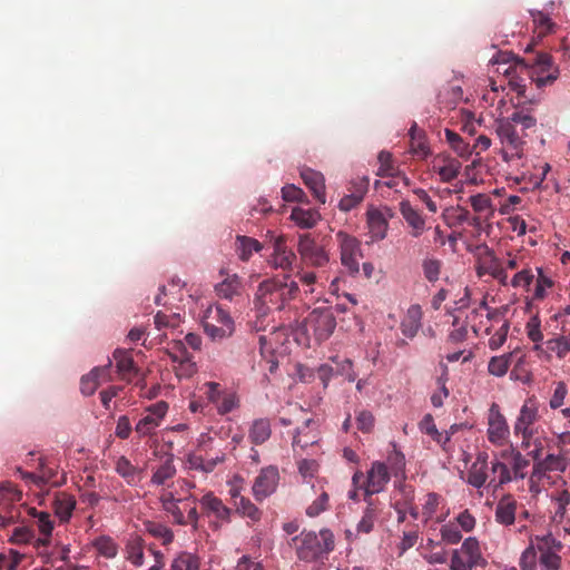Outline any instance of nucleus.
<instances>
[{
    "label": "nucleus",
    "instance_id": "60",
    "mask_svg": "<svg viewBox=\"0 0 570 570\" xmlns=\"http://www.w3.org/2000/svg\"><path fill=\"white\" fill-rule=\"evenodd\" d=\"M23 554L16 550H10L6 553H0V570H17L21 562Z\"/></svg>",
    "mask_w": 570,
    "mask_h": 570
},
{
    "label": "nucleus",
    "instance_id": "28",
    "mask_svg": "<svg viewBox=\"0 0 570 570\" xmlns=\"http://www.w3.org/2000/svg\"><path fill=\"white\" fill-rule=\"evenodd\" d=\"M301 177L305 185L313 193L314 197L321 203H326V193H325V179L322 173L316 171L311 168H302Z\"/></svg>",
    "mask_w": 570,
    "mask_h": 570
},
{
    "label": "nucleus",
    "instance_id": "43",
    "mask_svg": "<svg viewBox=\"0 0 570 570\" xmlns=\"http://www.w3.org/2000/svg\"><path fill=\"white\" fill-rule=\"evenodd\" d=\"M176 474V466L173 458H168L153 473L150 483L153 485H166L167 481Z\"/></svg>",
    "mask_w": 570,
    "mask_h": 570
},
{
    "label": "nucleus",
    "instance_id": "44",
    "mask_svg": "<svg viewBox=\"0 0 570 570\" xmlns=\"http://www.w3.org/2000/svg\"><path fill=\"white\" fill-rule=\"evenodd\" d=\"M199 558L190 552H180L170 564V570H199Z\"/></svg>",
    "mask_w": 570,
    "mask_h": 570
},
{
    "label": "nucleus",
    "instance_id": "13",
    "mask_svg": "<svg viewBox=\"0 0 570 570\" xmlns=\"http://www.w3.org/2000/svg\"><path fill=\"white\" fill-rule=\"evenodd\" d=\"M22 498V493L12 483H0V525L6 527L18 518L16 503Z\"/></svg>",
    "mask_w": 570,
    "mask_h": 570
},
{
    "label": "nucleus",
    "instance_id": "55",
    "mask_svg": "<svg viewBox=\"0 0 570 570\" xmlns=\"http://www.w3.org/2000/svg\"><path fill=\"white\" fill-rule=\"evenodd\" d=\"M441 540L446 544H456L462 539V533L456 523L450 521L440 528Z\"/></svg>",
    "mask_w": 570,
    "mask_h": 570
},
{
    "label": "nucleus",
    "instance_id": "52",
    "mask_svg": "<svg viewBox=\"0 0 570 570\" xmlns=\"http://www.w3.org/2000/svg\"><path fill=\"white\" fill-rule=\"evenodd\" d=\"M421 515L425 522L432 520L436 513L441 498L436 493H428L422 499Z\"/></svg>",
    "mask_w": 570,
    "mask_h": 570
},
{
    "label": "nucleus",
    "instance_id": "23",
    "mask_svg": "<svg viewBox=\"0 0 570 570\" xmlns=\"http://www.w3.org/2000/svg\"><path fill=\"white\" fill-rule=\"evenodd\" d=\"M400 213L410 228V235L417 238L426 230V220L409 200L400 203Z\"/></svg>",
    "mask_w": 570,
    "mask_h": 570
},
{
    "label": "nucleus",
    "instance_id": "35",
    "mask_svg": "<svg viewBox=\"0 0 570 570\" xmlns=\"http://www.w3.org/2000/svg\"><path fill=\"white\" fill-rule=\"evenodd\" d=\"M320 219V213L311 208L294 207L291 213V220L299 228H313Z\"/></svg>",
    "mask_w": 570,
    "mask_h": 570
},
{
    "label": "nucleus",
    "instance_id": "25",
    "mask_svg": "<svg viewBox=\"0 0 570 570\" xmlns=\"http://www.w3.org/2000/svg\"><path fill=\"white\" fill-rule=\"evenodd\" d=\"M111 362L104 366H97L87 375L81 379L80 389L83 395H91L96 392L98 386L110 380Z\"/></svg>",
    "mask_w": 570,
    "mask_h": 570
},
{
    "label": "nucleus",
    "instance_id": "15",
    "mask_svg": "<svg viewBox=\"0 0 570 570\" xmlns=\"http://www.w3.org/2000/svg\"><path fill=\"white\" fill-rule=\"evenodd\" d=\"M539 404L534 399H528L522 404L513 424L514 435L538 433L535 424L539 421Z\"/></svg>",
    "mask_w": 570,
    "mask_h": 570
},
{
    "label": "nucleus",
    "instance_id": "36",
    "mask_svg": "<svg viewBox=\"0 0 570 570\" xmlns=\"http://www.w3.org/2000/svg\"><path fill=\"white\" fill-rule=\"evenodd\" d=\"M116 472L124 478L129 485L138 484L142 474V470L134 465L126 456H120L117 460Z\"/></svg>",
    "mask_w": 570,
    "mask_h": 570
},
{
    "label": "nucleus",
    "instance_id": "10",
    "mask_svg": "<svg viewBox=\"0 0 570 570\" xmlns=\"http://www.w3.org/2000/svg\"><path fill=\"white\" fill-rule=\"evenodd\" d=\"M487 438L494 446H504L510 440V428L497 403H492L487 416Z\"/></svg>",
    "mask_w": 570,
    "mask_h": 570
},
{
    "label": "nucleus",
    "instance_id": "42",
    "mask_svg": "<svg viewBox=\"0 0 570 570\" xmlns=\"http://www.w3.org/2000/svg\"><path fill=\"white\" fill-rule=\"evenodd\" d=\"M470 331V326L464 322L463 312L460 311L453 316L452 330L449 333V338L453 343H461L469 338Z\"/></svg>",
    "mask_w": 570,
    "mask_h": 570
},
{
    "label": "nucleus",
    "instance_id": "1",
    "mask_svg": "<svg viewBox=\"0 0 570 570\" xmlns=\"http://www.w3.org/2000/svg\"><path fill=\"white\" fill-rule=\"evenodd\" d=\"M563 546L552 533L532 535L529 546L520 557L521 570H559L561 566L560 552Z\"/></svg>",
    "mask_w": 570,
    "mask_h": 570
},
{
    "label": "nucleus",
    "instance_id": "51",
    "mask_svg": "<svg viewBox=\"0 0 570 570\" xmlns=\"http://www.w3.org/2000/svg\"><path fill=\"white\" fill-rule=\"evenodd\" d=\"M146 531L155 538L163 540L164 544H168L174 539L173 531L165 524L148 521L145 523Z\"/></svg>",
    "mask_w": 570,
    "mask_h": 570
},
{
    "label": "nucleus",
    "instance_id": "54",
    "mask_svg": "<svg viewBox=\"0 0 570 570\" xmlns=\"http://www.w3.org/2000/svg\"><path fill=\"white\" fill-rule=\"evenodd\" d=\"M446 141L452 149L462 158H468L471 155L469 144H466L456 132L449 129L445 130Z\"/></svg>",
    "mask_w": 570,
    "mask_h": 570
},
{
    "label": "nucleus",
    "instance_id": "61",
    "mask_svg": "<svg viewBox=\"0 0 570 570\" xmlns=\"http://www.w3.org/2000/svg\"><path fill=\"white\" fill-rule=\"evenodd\" d=\"M332 361L336 364V374L343 375L348 382H354L357 377L353 370V363L350 358L340 360L338 357H332Z\"/></svg>",
    "mask_w": 570,
    "mask_h": 570
},
{
    "label": "nucleus",
    "instance_id": "64",
    "mask_svg": "<svg viewBox=\"0 0 570 570\" xmlns=\"http://www.w3.org/2000/svg\"><path fill=\"white\" fill-rule=\"evenodd\" d=\"M237 511L242 515L249 518L252 521H258L261 519V511L248 499L240 498Z\"/></svg>",
    "mask_w": 570,
    "mask_h": 570
},
{
    "label": "nucleus",
    "instance_id": "5",
    "mask_svg": "<svg viewBox=\"0 0 570 570\" xmlns=\"http://www.w3.org/2000/svg\"><path fill=\"white\" fill-rule=\"evenodd\" d=\"M514 62L515 66L531 67L530 77L538 88L553 83L559 75L557 68H551V59L546 53H539L533 61H524L511 51H499L491 59L492 65H508Z\"/></svg>",
    "mask_w": 570,
    "mask_h": 570
},
{
    "label": "nucleus",
    "instance_id": "38",
    "mask_svg": "<svg viewBox=\"0 0 570 570\" xmlns=\"http://www.w3.org/2000/svg\"><path fill=\"white\" fill-rule=\"evenodd\" d=\"M76 508V500L67 493H59L53 501V510L61 522H67Z\"/></svg>",
    "mask_w": 570,
    "mask_h": 570
},
{
    "label": "nucleus",
    "instance_id": "12",
    "mask_svg": "<svg viewBox=\"0 0 570 570\" xmlns=\"http://www.w3.org/2000/svg\"><path fill=\"white\" fill-rule=\"evenodd\" d=\"M297 252L303 263L314 267H324L330 262L327 252L309 234L299 235Z\"/></svg>",
    "mask_w": 570,
    "mask_h": 570
},
{
    "label": "nucleus",
    "instance_id": "58",
    "mask_svg": "<svg viewBox=\"0 0 570 570\" xmlns=\"http://www.w3.org/2000/svg\"><path fill=\"white\" fill-rule=\"evenodd\" d=\"M503 118L514 124L515 128L520 126L522 131L534 127L537 124L535 118L524 111H514L511 116Z\"/></svg>",
    "mask_w": 570,
    "mask_h": 570
},
{
    "label": "nucleus",
    "instance_id": "2",
    "mask_svg": "<svg viewBox=\"0 0 570 570\" xmlns=\"http://www.w3.org/2000/svg\"><path fill=\"white\" fill-rule=\"evenodd\" d=\"M529 460L513 444L493 452L491 460L492 478L489 487L499 488L513 480L525 478Z\"/></svg>",
    "mask_w": 570,
    "mask_h": 570
},
{
    "label": "nucleus",
    "instance_id": "26",
    "mask_svg": "<svg viewBox=\"0 0 570 570\" xmlns=\"http://www.w3.org/2000/svg\"><path fill=\"white\" fill-rule=\"evenodd\" d=\"M199 503L208 515H214L222 522H229L230 509L227 508L213 492H206L199 500Z\"/></svg>",
    "mask_w": 570,
    "mask_h": 570
},
{
    "label": "nucleus",
    "instance_id": "6",
    "mask_svg": "<svg viewBox=\"0 0 570 570\" xmlns=\"http://www.w3.org/2000/svg\"><path fill=\"white\" fill-rule=\"evenodd\" d=\"M494 132L500 141V155L507 164L522 160L525 156L527 141L523 135L518 132L510 120L503 117L494 121Z\"/></svg>",
    "mask_w": 570,
    "mask_h": 570
},
{
    "label": "nucleus",
    "instance_id": "4",
    "mask_svg": "<svg viewBox=\"0 0 570 570\" xmlns=\"http://www.w3.org/2000/svg\"><path fill=\"white\" fill-rule=\"evenodd\" d=\"M297 292L298 285L294 281L265 279L258 285L254 295V308L262 316L273 309H282Z\"/></svg>",
    "mask_w": 570,
    "mask_h": 570
},
{
    "label": "nucleus",
    "instance_id": "33",
    "mask_svg": "<svg viewBox=\"0 0 570 570\" xmlns=\"http://www.w3.org/2000/svg\"><path fill=\"white\" fill-rule=\"evenodd\" d=\"M410 137V153L417 158H426L431 154L430 146L424 132L417 128L416 124L412 125Z\"/></svg>",
    "mask_w": 570,
    "mask_h": 570
},
{
    "label": "nucleus",
    "instance_id": "59",
    "mask_svg": "<svg viewBox=\"0 0 570 570\" xmlns=\"http://www.w3.org/2000/svg\"><path fill=\"white\" fill-rule=\"evenodd\" d=\"M538 278L533 293V299H543L547 295V291L552 287L553 282L550 277L543 274L542 268H537Z\"/></svg>",
    "mask_w": 570,
    "mask_h": 570
},
{
    "label": "nucleus",
    "instance_id": "62",
    "mask_svg": "<svg viewBox=\"0 0 570 570\" xmlns=\"http://www.w3.org/2000/svg\"><path fill=\"white\" fill-rule=\"evenodd\" d=\"M534 279V274L530 268H524L520 272H518L512 279L510 281V284L514 288H524L529 289L530 285L532 284Z\"/></svg>",
    "mask_w": 570,
    "mask_h": 570
},
{
    "label": "nucleus",
    "instance_id": "32",
    "mask_svg": "<svg viewBox=\"0 0 570 570\" xmlns=\"http://www.w3.org/2000/svg\"><path fill=\"white\" fill-rule=\"evenodd\" d=\"M422 309L419 305H412L407 308L406 315L401 323L402 334L413 338L422 326Z\"/></svg>",
    "mask_w": 570,
    "mask_h": 570
},
{
    "label": "nucleus",
    "instance_id": "30",
    "mask_svg": "<svg viewBox=\"0 0 570 570\" xmlns=\"http://www.w3.org/2000/svg\"><path fill=\"white\" fill-rule=\"evenodd\" d=\"M242 291L243 283L237 274H226L225 278L215 286L217 296L228 301L239 296Z\"/></svg>",
    "mask_w": 570,
    "mask_h": 570
},
{
    "label": "nucleus",
    "instance_id": "21",
    "mask_svg": "<svg viewBox=\"0 0 570 570\" xmlns=\"http://www.w3.org/2000/svg\"><path fill=\"white\" fill-rule=\"evenodd\" d=\"M568 461L562 454H548L541 461L534 462L533 478H543L551 482V473H561L566 471Z\"/></svg>",
    "mask_w": 570,
    "mask_h": 570
},
{
    "label": "nucleus",
    "instance_id": "20",
    "mask_svg": "<svg viewBox=\"0 0 570 570\" xmlns=\"http://www.w3.org/2000/svg\"><path fill=\"white\" fill-rule=\"evenodd\" d=\"M269 237L273 247V254L271 255L269 264L274 268H291L296 256L294 252L286 247L284 236L269 233Z\"/></svg>",
    "mask_w": 570,
    "mask_h": 570
},
{
    "label": "nucleus",
    "instance_id": "17",
    "mask_svg": "<svg viewBox=\"0 0 570 570\" xmlns=\"http://www.w3.org/2000/svg\"><path fill=\"white\" fill-rule=\"evenodd\" d=\"M279 482V472L277 466L268 465L263 468L256 476L253 484V495L257 501H263L272 495Z\"/></svg>",
    "mask_w": 570,
    "mask_h": 570
},
{
    "label": "nucleus",
    "instance_id": "37",
    "mask_svg": "<svg viewBox=\"0 0 570 570\" xmlns=\"http://www.w3.org/2000/svg\"><path fill=\"white\" fill-rule=\"evenodd\" d=\"M236 253L238 258L247 262L254 253L262 250L263 245L255 238L238 235L235 243Z\"/></svg>",
    "mask_w": 570,
    "mask_h": 570
},
{
    "label": "nucleus",
    "instance_id": "29",
    "mask_svg": "<svg viewBox=\"0 0 570 570\" xmlns=\"http://www.w3.org/2000/svg\"><path fill=\"white\" fill-rule=\"evenodd\" d=\"M225 453L219 452L215 456L205 458L200 454L188 453L186 458V463L188 469L197 470L204 473H209L214 471V469L225 461Z\"/></svg>",
    "mask_w": 570,
    "mask_h": 570
},
{
    "label": "nucleus",
    "instance_id": "14",
    "mask_svg": "<svg viewBox=\"0 0 570 570\" xmlns=\"http://www.w3.org/2000/svg\"><path fill=\"white\" fill-rule=\"evenodd\" d=\"M341 249V262L352 273L356 274L360 269V259L362 252L360 242L344 232L336 234Z\"/></svg>",
    "mask_w": 570,
    "mask_h": 570
},
{
    "label": "nucleus",
    "instance_id": "27",
    "mask_svg": "<svg viewBox=\"0 0 570 570\" xmlns=\"http://www.w3.org/2000/svg\"><path fill=\"white\" fill-rule=\"evenodd\" d=\"M462 164L449 155L438 156L433 166V169L439 174L441 180L444 183L455 179L459 176Z\"/></svg>",
    "mask_w": 570,
    "mask_h": 570
},
{
    "label": "nucleus",
    "instance_id": "48",
    "mask_svg": "<svg viewBox=\"0 0 570 570\" xmlns=\"http://www.w3.org/2000/svg\"><path fill=\"white\" fill-rule=\"evenodd\" d=\"M94 547L100 556L107 559H114L118 553V546L110 537L97 538L94 541Z\"/></svg>",
    "mask_w": 570,
    "mask_h": 570
},
{
    "label": "nucleus",
    "instance_id": "3",
    "mask_svg": "<svg viewBox=\"0 0 570 570\" xmlns=\"http://www.w3.org/2000/svg\"><path fill=\"white\" fill-rule=\"evenodd\" d=\"M336 328V318L331 307H316L304 323L293 331L295 342L303 347L318 345L328 340Z\"/></svg>",
    "mask_w": 570,
    "mask_h": 570
},
{
    "label": "nucleus",
    "instance_id": "40",
    "mask_svg": "<svg viewBox=\"0 0 570 570\" xmlns=\"http://www.w3.org/2000/svg\"><path fill=\"white\" fill-rule=\"evenodd\" d=\"M114 358L116 361L118 373L122 379L130 380L132 375L138 374V370L136 368L134 361L127 351L116 350L114 352Z\"/></svg>",
    "mask_w": 570,
    "mask_h": 570
},
{
    "label": "nucleus",
    "instance_id": "34",
    "mask_svg": "<svg viewBox=\"0 0 570 570\" xmlns=\"http://www.w3.org/2000/svg\"><path fill=\"white\" fill-rule=\"evenodd\" d=\"M517 502L509 495L503 497L495 508V520L500 524L511 525L515 520Z\"/></svg>",
    "mask_w": 570,
    "mask_h": 570
},
{
    "label": "nucleus",
    "instance_id": "18",
    "mask_svg": "<svg viewBox=\"0 0 570 570\" xmlns=\"http://www.w3.org/2000/svg\"><path fill=\"white\" fill-rule=\"evenodd\" d=\"M389 481L390 473L385 463L380 461L373 462L367 471V479L364 485L365 497L370 499L373 494L382 492Z\"/></svg>",
    "mask_w": 570,
    "mask_h": 570
},
{
    "label": "nucleus",
    "instance_id": "8",
    "mask_svg": "<svg viewBox=\"0 0 570 570\" xmlns=\"http://www.w3.org/2000/svg\"><path fill=\"white\" fill-rule=\"evenodd\" d=\"M334 549V535L328 529H323L318 533L304 532L301 534V544L297 548V556L306 562H314Z\"/></svg>",
    "mask_w": 570,
    "mask_h": 570
},
{
    "label": "nucleus",
    "instance_id": "46",
    "mask_svg": "<svg viewBox=\"0 0 570 570\" xmlns=\"http://www.w3.org/2000/svg\"><path fill=\"white\" fill-rule=\"evenodd\" d=\"M463 318H464V322H466V324L470 326L471 328V332L475 335V336H479L480 333L484 330V332H489V328L485 327V323H484V314L482 313V311L480 309H471L470 312L468 313H464L463 312Z\"/></svg>",
    "mask_w": 570,
    "mask_h": 570
},
{
    "label": "nucleus",
    "instance_id": "24",
    "mask_svg": "<svg viewBox=\"0 0 570 570\" xmlns=\"http://www.w3.org/2000/svg\"><path fill=\"white\" fill-rule=\"evenodd\" d=\"M287 330L286 328H277L268 335L259 336V344L262 348V353H272V354H286L288 352L287 347Z\"/></svg>",
    "mask_w": 570,
    "mask_h": 570
},
{
    "label": "nucleus",
    "instance_id": "50",
    "mask_svg": "<svg viewBox=\"0 0 570 570\" xmlns=\"http://www.w3.org/2000/svg\"><path fill=\"white\" fill-rule=\"evenodd\" d=\"M511 357L512 353L493 356L488 364L489 373L498 377L505 375L510 366Z\"/></svg>",
    "mask_w": 570,
    "mask_h": 570
},
{
    "label": "nucleus",
    "instance_id": "53",
    "mask_svg": "<svg viewBox=\"0 0 570 570\" xmlns=\"http://www.w3.org/2000/svg\"><path fill=\"white\" fill-rule=\"evenodd\" d=\"M215 406L218 414L225 415L239 407V397L235 392L226 391Z\"/></svg>",
    "mask_w": 570,
    "mask_h": 570
},
{
    "label": "nucleus",
    "instance_id": "41",
    "mask_svg": "<svg viewBox=\"0 0 570 570\" xmlns=\"http://www.w3.org/2000/svg\"><path fill=\"white\" fill-rule=\"evenodd\" d=\"M173 362L177 363L175 366L176 375L179 379H188L196 372V364L183 351L179 354H170Z\"/></svg>",
    "mask_w": 570,
    "mask_h": 570
},
{
    "label": "nucleus",
    "instance_id": "16",
    "mask_svg": "<svg viewBox=\"0 0 570 570\" xmlns=\"http://www.w3.org/2000/svg\"><path fill=\"white\" fill-rule=\"evenodd\" d=\"M368 234L372 242L382 240L387 235L389 220L393 217V212L384 207H370L366 213Z\"/></svg>",
    "mask_w": 570,
    "mask_h": 570
},
{
    "label": "nucleus",
    "instance_id": "63",
    "mask_svg": "<svg viewBox=\"0 0 570 570\" xmlns=\"http://www.w3.org/2000/svg\"><path fill=\"white\" fill-rule=\"evenodd\" d=\"M508 332H509V323L507 321H502L499 328L490 337L489 347L492 351L499 350L507 341Z\"/></svg>",
    "mask_w": 570,
    "mask_h": 570
},
{
    "label": "nucleus",
    "instance_id": "9",
    "mask_svg": "<svg viewBox=\"0 0 570 570\" xmlns=\"http://www.w3.org/2000/svg\"><path fill=\"white\" fill-rule=\"evenodd\" d=\"M485 564L487 560L475 537L466 538L460 548L452 551L450 559V570H473Z\"/></svg>",
    "mask_w": 570,
    "mask_h": 570
},
{
    "label": "nucleus",
    "instance_id": "19",
    "mask_svg": "<svg viewBox=\"0 0 570 570\" xmlns=\"http://www.w3.org/2000/svg\"><path fill=\"white\" fill-rule=\"evenodd\" d=\"M188 500H191L193 502L196 501L194 495L189 494L188 497L180 498L177 495V491H174L171 489H164L159 495V501L161 503L164 511L170 514L174 521L179 525L187 524L186 517L180 510L179 503Z\"/></svg>",
    "mask_w": 570,
    "mask_h": 570
},
{
    "label": "nucleus",
    "instance_id": "56",
    "mask_svg": "<svg viewBox=\"0 0 570 570\" xmlns=\"http://www.w3.org/2000/svg\"><path fill=\"white\" fill-rule=\"evenodd\" d=\"M442 218L448 226L453 227L466 220L468 212L459 206L448 207L443 210Z\"/></svg>",
    "mask_w": 570,
    "mask_h": 570
},
{
    "label": "nucleus",
    "instance_id": "47",
    "mask_svg": "<svg viewBox=\"0 0 570 570\" xmlns=\"http://www.w3.org/2000/svg\"><path fill=\"white\" fill-rule=\"evenodd\" d=\"M377 511L371 499L367 500V507L360 522L356 525L358 533H370L373 530Z\"/></svg>",
    "mask_w": 570,
    "mask_h": 570
},
{
    "label": "nucleus",
    "instance_id": "57",
    "mask_svg": "<svg viewBox=\"0 0 570 570\" xmlns=\"http://www.w3.org/2000/svg\"><path fill=\"white\" fill-rule=\"evenodd\" d=\"M441 267H442V263H441V261H439L436 258L428 257V258H424L422 262L424 277L429 282H432V283L439 281L440 274H441Z\"/></svg>",
    "mask_w": 570,
    "mask_h": 570
},
{
    "label": "nucleus",
    "instance_id": "39",
    "mask_svg": "<svg viewBox=\"0 0 570 570\" xmlns=\"http://www.w3.org/2000/svg\"><path fill=\"white\" fill-rule=\"evenodd\" d=\"M271 422L267 419L254 420L248 431V438L256 445L266 442L271 438Z\"/></svg>",
    "mask_w": 570,
    "mask_h": 570
},
{
    "label": "nucleus",
    "instance_id": "45",
    "mask_svg": "<svg viewBox=\"0 0 570 570\" xmlns=\"http://www.w3.org/2000/svg\"><path fill=\"white\" fill-rule=\"evenodd\" d=\"M533 24L538 30V36H546L547 33L558 32V26L551 18L542 11H531Z\"/></svg>",
    "mask_w": 570,
    "mask_h": 570
},
{
    "label": "nucleus",
    "instance_id": "31",
    "mask_svg": "<svg viewBox=\"0 0 570 570\" xmlns=\"http://www.w3.org/2000/svg\"><path fill=\"white\" fill-rule=\"evenodd\" d=\"M397 493H400L403 498V503H401L400 500H395V502L393 503L395 510L397 511L399 513V520L400 521H404L405 520V514L406 512L409 511L410 514L414 518V519H417L420 517V513L419 511L412 505V501H413V491L410 487L401 483L399 487H397Z\"/></svg>",
    "mask_w": 570,
    "mask_h": 570
},
{
    "label": "nucleus",
    "instance_id": "7",
    "mask_svg": "<svg viewBox=\"0 0 570 570\" xmlns=\"http://www.w3.org/2000/svg\"><path fill=\"white\" fill-rule=\"evenodd\" d=\"M202 325L204 332L213 341L230 337L235 332V322L229 312L218 304H209L203 312Z\"/></svg>",
    "mask_w": 570,
    "mask_h": 570
},
{
    "label": "nucleus",
    "instance_id": "22",
    "mask_svg": "<svg viewBox=\"0 0 570 570\" xmlns=\"http://www.w3.org/2000/svg\"><path fill=\"white\" fill-rule=\"evenodd\" d=\"M320 441V431L317 423L311 419L305 420L303 426L298 428L293 438V450L295 453L298 449L304 451L308 446L317 444Z\"/></svg>",
    "mask_w": 570,
    "mask_h": 570
},
{
    "label": "nucleus",
    "instance_id": "11",
    "mask_svg": "<svg viewBox=\"0 0 570 570\" xmlns=\"http://www.w3.org/2000/svg\"><path fill=\"white\" fill-rule=\"evenodd\" d=\"M168 404L165 401H158L146 407L141 417L135 425V432L139 438H147L155 434L156 430L160 426L167 412Z\"/></svg>",
    "mask_w": 570,
    "mask_h": 570
},
{
    "label": "nucleus",
    "instance_id": "49",
    "mask_svg": "<svg viewBox=\"0 0 570 570\" xmlns=\"http://www.w3.org/2000/svg\"><path fill=\"white\" fill-rule=\"evenodd\" d=\"M488 469L489 466L472 463L468 472L466 482L476 489L482 488L488 480Z\"/></svg>",
    "mask_w": 570,
    "mask_h": 570
}]
</instances>
